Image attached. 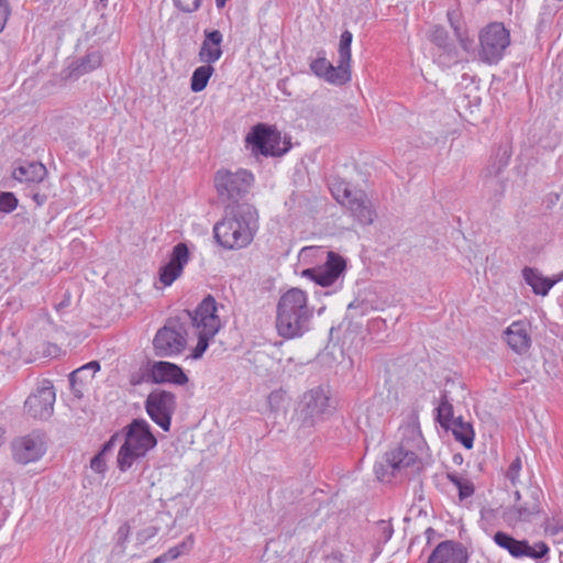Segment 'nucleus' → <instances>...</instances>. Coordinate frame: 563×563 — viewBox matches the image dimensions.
I'll return each instance as SVG.
<instances>
[{"label":"nucleus","mask_w":563,"mask_h":563,"mask_svg":"<svg viewBox=\"0 0 563 563\" xmlns=\"http://www.w3.org/2000/svg\"><path fill=\"white\" fill-rule=\"evenodd\" d=\"M299 262L306 265L301 276L323 288H330L324 295L342 289L346 261L340 254L323 246H306L299 252Z\"/></svg>","instance_id":"obj_1"},{"label":"nucleus","mask_w":563,"mask_h":563,"mask_svg":"<svg viewBox=\"0 0 563 563\" xmlns=\"http://www.w3.org/2000/svg\"><path fill=\"white\" fill-rule=\"evenodd\" d=\"M258 230V213L249 203L239 205L213 228L214 239L225 250L250 245Z\"/></svg>","instance_id":"obj_2"},{"label":"nucleus","mask_w":563,"mask_h":563,"mask_svg":"<svg viewBox=\"0 0 563 563\" xmlns=\"http://www.w3.org/2000/svg\"><path fill=\"white\" fill-rule=\"evenodd\" d=\"M307 291L292 287L279 297L276 309V329L280 336L292 339L310 330L313 308Z\"/></svg>","instance_id":"obj_3"},{"label":"nucleus","mask_w":563,"mask_h":563,"mask_svg":"<svg viewBox=\"0 0 563 563\" xmlns=\"http://www.w3.org/2000/svg\"><path fill=\"white\" fill-rule=\"evenodd\" d=\"M124 430V442L117 456L118 468L123 473L146 456L157 444L150 424L143 419H134Z\"/></svg>","instance_id":"obj_4"},{"label":"nucleus","mask_w":563,"mask_h":563,"mask_svg":"<svg viewBox=\"0 0 563 563\" xmlns=\"http://www.w3.org/2000/svg\"><path fill=\"white\" fill-rule=\"evenodd\" d=\"M220 309H223V306H219L212 296H207L190 313L191 323L198 338V342L189 355L190 358H201L210 342L222 328Z\"/></svg>","instance_id":"obj_5"},{"label":"nucleus","mask_w":563,"mask_h":563,"mask_svg":"<svg viewBox=\"0 0 563 563\" xmlns=\"http://www.w3.org/2000/svg\"><path fill=\"white\" fill-rule=\"evenodd\" d=\"M401 430L402 442L397 449L387 453L386 461L393 471L419 468V457L422 455L426 442L420 431L418 416L412 413Z\"/></svg>","instance_id":"obj_6"},{"label":"nucleus","mask_w":563,"mask_h":563,"mask_svg":"<svg viewBox=\"0 0 563 563\" xmlns=\"http://www.w3.org/2000/svg\"><path fill=\"white\" fill-rule=\"evenodd\" d=\"M353 34L350 31L342 32L338 47V66H333L321 52L320 56L310 63L311 71L319 78L335 86H342L351 80V45Z\"/></svg>","instance_id":"obj_7"},{"label":"nucleus","mask_w":563,"mask_h":563,"mask_svg":"<svg viewBox=\"0 0 563 563\" xmlns=\"http://www.w3.org/2000/svg\"><path fill=\"white\" fill-rule=\"evenodd\" d=\"M511 43L510 31L501 22H490L478 32V47L474 58L486 65H497Z\"/></svg>","instance_id":"obj_8"},{"label":"nucleus","mask_w":563,"mask_h":563,"mask_svg":"<svg viewBox=\"0 0 563 563\" xmlns=\"http://www.w3.org/2000/svg\"><path fill=\"white\" fill-rule=\"evenodd\" d=\"M246 148L254 157H279L291 147L290 140L275 126L258 123L245 136Z\"/></svg>","instance_id":"obj_9"},{"label":"nucleus","mask_w":563,"mask_h":563,"mask_svg":"<svg viewBox=\"0 0 563 563\" xmlns=\"http://www.w3.org/2000/svg\"><path fill=\"white\" fill-rule=\"evenodd\" d=\"M329 188L333 198L347 207L360 223L371 224L374 221L375 211L364 191L353 190L350 184L341 179L332 180Z\"/></svg>","instance_id":"obj_10"},{"label":"nucleus","mask_w":563,"mask_h":563,"mask_svg":"<svg viewBox=\"0 0 563 563\" xmlns=\"http://www.w3.org/2000/svg\"><path fill=\"white\" fill-rule=\"evenodd\" d=\"M254 184V175L246 169L231 172L220 169L214 176V187L219 199L228 206L236 203L251 189Z\"/></svg>","instance_id":"obj_11"},{"label":"nucleus","mask_w":563,"mask_h":563,"mask_svg":"<svg viewBox=\"0 0 563 563\" xmlns=\"http://www.w3.org/2000/svg\"><path fill=\"white\" fill-rule=\"evenodd\" d=\"M514 495L515 504L503 512V519L508 526L531 522L542 512L543 493L540 487L529 486L525 497L518 489Z\"/></svg>","instance_id":"obj_12"},{"label":"nucleus","mask_w":563,"mask_h":563,"mask_svg":"<svg viewBox=\"0 0 563 563\" xmlns=\"http://www.w3.org/2000/svg\"><path fill=\"white\" fill-rule=\"evenodd\" d=\"M300 415L308 424H316L325 420L334 411L330 388L320 385L307 390L299 404Z\"/></svg>","instance_id":"obj_13"},{"label":"nucleus","mask_w":563,"mask_h":563,"mask_svg":"<svg viewBox=\"0 0 563 563\" xmlns=\"http://www.w3.org/2000/svg\"><path fill=\"white\" fill-rule=\"evenodd\" d=\"M187 346L186 327L177 320H168L153 339L155 355L158 357H175Z\"/></svg>","instance_id":"obj_14"},{"label":"nucleus","mask_w":563,"mask_h":563,"mask_svg":"<svg viewBox=\"0 0 563 563\" xmlns=\"http://www.w3.org/2000/svg\"><path fill=\"white\" fill-rule=\"evenodd\" d=\"M493 540L500 549L507 551L515 559L525 556L542 559L549 552V547L543 541H538L530 545L527 540H517L503 531L496 532Z\"/></svg>","instance_id":"obj_15"},{"label":"nucleus","mask_w":563,"mask_h":563,"mask_svg":"<svg viewBox=\"0 0 563 563\" xmlns=\"http://www.w3.org/2000/svg\"><path fill=\"white\" fill-rule=\"evenodd\" d=\"M55 397L52 383L45 379L26 398L24 402L25 410L35 419H47L53 415Z\"/></svg>","instance_id":"obj_16"},{"label":"nucleus","mask_w":563,"mask_h":563,"mask_svg":"<svg viewBox=\"0 0 563 563\" xmlns=\"http://www.w3.org/2000/svg\"><path fill=\"white\" fill-rule=\"evenodd\" d=\"M13 460L22 465L37 462L46 452V443L42 434L31 433L16 438L11 443Z\"/></svg>","instance_id":"obj_17"},{"label":"nucleus","mask_w":563,"mask_h":563,"mask_svg":"<svg viewBox=\"0 0 563 563\" xmlns=\"http://www.w3.org/2000/svg\"><path fill=\"white\" fill-rule=\"evenodd\" d=\"M145 407L151 419L164 431H168L175 407L174 394L165 390L152 391L147 396Z\"/></svg>","instance_id":"obj_18"},{"label":"nucleus","mask_w":563,"mask_h":563,"mask_svg":"<svg viewBox=\"0 0 563 563\" xmlns=\"http://www.w3.org/2000/svg\"><path fill=\"white\" fill-rule=\"evenodd\" d=\"M189 258V250L185 243H178L173 247L168 262L159 269V282L164 287L170 286L180 277Z\"/></svg>","instance_id":"obj_19"},{"label":"nucleus","mask_w":563,"mask_h":563,"mask_svg":"<svg viewBox=\"0 0 563 563\" xmlns=\"http://www.w3.org/2000/svg\"><path fill=\"white\" fill-rule=\"evenodd\" d=\"M503 339L515 353L526 354L531 347L530 325L526 321H514L506 328Z\"/></svg>","instance_id":"obj_20"},{"label":"nucleus","mask_w":563,"mask_h":563,"mask_svg":"<svg viewBox=\"0 0 563 563\" xmlns=\"http://www.w3.org/2000/svg\"><path fill=\"white\" fill-rule=\"evenodd\" d=\"M150 374L157 384H174L183 386L188 383V377L177 364L167 361H157L151 365Z\"/></svg>","instance_id":"obj_21"},{"label":"nucleus","mask_w":563,"mask_h":563,"mask_svg":"<svg viewBox=\"0 0 563 563\" xmlns=\"http://www.w3.org/2000/svg\"><path fill=\"white\" fill-rule=\"evenodd\" d=\"M467 555L463 548L452 541L439 543L428 559V563H466Z\"/></svg>","instance_id":"obj_22"},{"label":"nucleus","mask_w":563,"mask_h":563,"mask_svg":"<svg viewBox=\"0 0 563 563\" xmlns=\"http://www.w3.org/2000/svg\"><path fill=\"white\" fill-rule=\"evenodd\" d=\"M223 36L220 31H205V40L202 41L199 59L205 64H213L222 56L221 44Z\"/></svg>","instance_id":"obj_23"},{"label":"nucleus","mask_w":563,"mask_h":563,"mask_svg":"<svg viewBox=\"0 0 563 563\" xmlns=\"http://www.w3.org/2000/svg\"><path fill=\"white\" fill-rule=\"evenodd\" d=\"M102 64V55L99 51H89L84 57L71 63L68 67L67 78H78L88 74Z\"/></svg>","instance_id":"obj_24"},{"label":"nucleus","mask_w":563,"mask_h":563,"mask_svg":"<svg viewBox=\"0 0 563 563\" xmlns=\"http://www.w3.org/2000/svg\"><path fill=\"white\" fill-rule=\"evenodd\" d=\"M46 167L38 162H23L14 168L13 178L20 183L35 184L46 176Z\"/></svg>","instance_id":"obj_25"},{"label":"nucleus","mask_w":563,"mask_h":563,"mask_svg":"<svg viewBox=\"0 0 563 563\" xmlns=\"http://www.w3.org/2000/svg\"><path fill=\"white\" fill-rule=\"evenodd\" d=\"M430 40L440 48L443 54L439 55L440 63L445 66L456 63V52L450 44L448 32L441 26H434L430 33Z\"/></svg>","instance_id":"obj_26"},{"label":"nucleus","mask_w":563,"mask_h":563,"mask_svg":"<svg viewBox=\"0 0 563 563\" xmlns=\"http://www.w3.org/2000/svg\"><path fill=\"white\" fill-rule=\"evenodd\" d=\"M526 283L532 288L537 295L545 296L554 286L555 280L544 277L538 269L526 267L522 271Z\"/></svg>","instance_id":"obj_27"},{"label":"nucleus","mask_w":563,"mask_h":563,"mask_svg":"<svg viewBox=\"0 0 563 563\" xmlns=\"http://www.w3.org/2000/svg\"><path fill=\"white\" fill-rule=\"evenodd\" d=\"M445 430H451L455 440L461 442L464 448L472 449L474 444V430L471 423L464 421L461 417L456 418V421L449 426Z\"/></svg>","instance_id":"obj_28"},{"label":"nucleus","mask_w":563,"mask_h":563,"mask_svg":"<svg viewBox=\"0 0 563 563\" xmlns=\"http://www.w3.org/2000/svg\"><path fill=\"white\" fill-rule=\"evenodd\" d=\"M195 543L192 534L187 536L179 544L168 549L166 552L157 556L152 563H166L178 559L180 555L188 553Z\"/></svg>","instance_id":"obj_29"},{"label":"nucleus","mask_w":563,"mask_h":563,"mask_svg":"<svg viewBox=\"0 0 563 563\" xmlns=\"http://www.w3.org/2000/svg\"><path fill=\"white\" fill-rule=\"evenodd\" d=\"M100 369V364L97 361H91L81 367L75 369L69 375V380L73 388H76L77 384L89 383L93 379L95 374Z\"/></svg>","instance_id":"obj_30"},{"label":"nucleus","mask_w":563,"mask_h":563,"mask_svg":"<svg viewBox=\"0 0 563 563\" xmlns=\"http://www.w3.org/2000/svg\"><path fill=\"white\" fill-rule=\"evenodd\" d=\"M213 73H214V68L212 67V65L206 64V65L197 67L194 70L191 79H190V89L194 92L202 91L207 87L208 81L211 78Z\"/></svg>","instance_id":"obj_31"},{"label":"nucleus","mask_w":563,"mask_h":563,"mask_svg":"<svg viewBox=\"0 0 563 563\" xmlns=\"http://www.w3.org/2000/svg\"><path fill=\"white\" fill-rule=\"evenodd\" d=\"M118 434H113L109 441H107L101 451L96 454L92 460L90 461V467L93 472L98 474H104L107 471V460L106 455L107 453L111 452L114 448L115 441L118 439Z\"/></svg>","instance_id":"obj_32"},{"label":"nucleus","mask_w":563,"mask_h":563,"mask_svg":"<svg viewBox=\"0 0 563 563\" xmlns=\"http://www.w3.org/2000/svg\"><path fill=\"white\" fill-rule=\"evenodd\" d=\"M437 421L443 429L449 428V426H452V423L456 421L453 412V406L448 400L446 396L442 397L437 407Z\"/></svg>","instance_id":"obj_33"},{"label":"nucleus","mask_w":563,"mask_h":563,"mask_svg":"<svg viewBox=\"0 0 563 563\" xmlns=\"http://www.w3.org/2000/svg\"><path fill=\"white\" fill-rule=\"evenodd\" d=\"M446 477L457 488L460 499H466L474 494L475 488L471 479L457 473H449Z\"/></svg>","instance_id":"obj_34"},{"label":"nucleus","mask_w":563,"mask_h":563,"mask_svg":"<svg viewBox=\"0 0 563 563\" xmlns=\"http://www.w3.org/2000/svg\"><path fill=\"white\" fill-rule=\"evenodd\" d=\"M522 470V462L520 457H516L506 472V478L509 481L511 486L517 487L520 484V473Z\"/></svg>","instance_id":"obj_35"},{"label":"nucleus","mask_w":563,"mask_h":563,"mask_svg":"<svg viewBox=\"0 0 563 563\" xmlns=\"http://www.w3.org/2000/svg\"><path fill=\"white\" fill-rule=\"evenodd\" d=\"M448 15H449V20L451 22V25H452V27L455 31V34H456V37H457V40L460 42L461 47L465 52L473 54V52L476 51V49L473 47L472 40L465 33L461 32L460 27L453 22L452 13L449 12Z\"/></svg>","instance_id":"obj_36"},{"label":"nucleus","mask_w":563,"mask_h":563,"mask_svg":"<svg viewBox=\"0 0 563 563\" xmlns=\"http://www.w3.org/2000/svg\"><path fill=\"white\" fill-rule=\"evenodd\" d=\"M18 206V199L12 192L0 194V212L10 213Z\"/></svg>","instance_id":"obj_37"},{"label":"nucleus","mask_w":563,"mask_h":563,"mask_svg":"<svg viewBox=\"0 0 563 563\" xmlns=\"http://www.w3.org/2000/svg\"><path fill=\"white\" fill-rule=\"evenodd\" d=\"M176 8L186 13L195 12L199 9L201 0H173Z\"/></svg>","instance_id":"obj_38"},{"label":"nucleus","mask_w":563,"mask_h":563,"mask_svg":"<svg viewBox=\"0 0 563 563\" xmlns=\"http://www.w3.org/2000/svg\"><path fill=\"white\" fill-rule=\"evenodd\" d=\"M10 15V7L7 0H0V32L4 29Z\"/></svg>","instance_id":"obj_39"},{"label":"nucleus","mask_w":563,"mask_h":563,"mask_svg":"<svg viewBox=\"0 0 563 563\" xmlns=\"http://www.w3.org/2000/svg\"><path fill=\"white\" fill-rule=\"evenodd\" d=\"M377 528L382 531L384 541L387 542L391 538L394 532L391 526L386 521L382 520L377 523Z\"/></svg>","instance_id":"obj_40"},{"label":"nucleus","mask_w":563,"mask_h":563,"mask_svg":"<svg viewBox=\"0 0 563 563\" xmlns=\"http://www.w3.org/2000/svg\"><path fill=\"white\" fill-rule=\"evenodd\" d=\"M32 198L37 206H43L46 201V196L38 192L33 194Z\"/></svg>","instance_id":"obj_41"},{"label":"nucleus","mask_w":563,"mask_h":563,"mask_svg":"<svg viewBox=\"0 0 563 563\" xmlns=\"http://www.w3.org/2000/svg\"><path fill=\"white\" fill-rule=\"evenodd\" d=\"M228 0H216L217 7L222 8L225 5Z\"/></svg>","instance_id":"obj_42"},{"label":"nucleus","mask_w":563,"mask_h":563,"mask_svg":"<svg viewBox=\"0 0 563 563\" xmlns=\"http://www.w3.org/2000/svg\"><path fill=\"white\" fill-rule=\"evenodd\" d=\"M3 435H4V431H3V429L0 428V446L2 445L3 440H4Z\"/></svg>","instance_id":"obj_43"},{"label":"nucleus","mask_w":563,"mask_h":563,"mask_svg":"<svg viewBox=\"0 0 563 563\" xmlns=\"http://www.w3.org/2000/svg\"><path fill=\"white\" fill-rule=\"evenodd\" d=\"M504 155L506 156V159L503 162V166L507 165V161H508V157H509L506 152H504Z\"/></svg>","instance_id":"obj_44"},{"label":"nucleus","mask_w":563,"mask_h":563,"mask_svg":"<svg viewBox=\"0 0 563 563\" xmlns=\"http://www.w3.org/2000/svg\"><path fill=\"white\" fill-rule=\"evenodd\" d=\"M562 279H563V273H562V274H560V275H558V278H556V279H554V280H555V283H556V282L562 280Z\"/></svg>","instance_id":"obj_45"}]
</instances>
